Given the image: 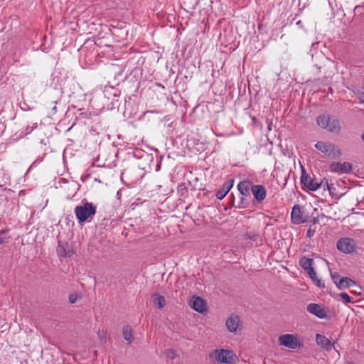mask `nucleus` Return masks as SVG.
<instances>
[{
    "instance_id": "473e14b6",
    "label": "nucleus",
    "mask_w": 364,
    "mask_h": 364,
    "mask_svg": "<svg viewBox=\"0 0 364 364\" xmlns=\"http://www.w3.org/2000/svg\"><path fill=\"white\" fill-rule=\"evenodd\" d=\"M361 139L364 141V132L361 134Z\"/></svg>"
},
{
    "instance_id": "c85d7f7f",
    "label": "nucleus",
    "mask_w": 364,
    "mask_h": 364,
    "mask_svg": "<svg viewBox=\"0 0 364 364\" xmlns=\"http://www.w3.org/2000/svg\"><path fill=\"white\" fill-rule=\"evenodd\" d=\"M315 234V230L309 229L306 232V237L309 238L312 237Z\"/></svg>"
},
{
    "instance_id": "6e6552de",
    "label": "nucleus",
    "mask_w": 364,
    "mask_h": 364,
    "mask_svg": "<svg viewBox=\"0 0 364 364\" xmlns=\"http://www.w3.org/2000/svg\"><path fill=\"white\" fill-rule=\"evenodd\" d=\"M301 183L306 187L309 190L315 191L321 187L322 182L318 183L314 181L310 176L306 173L304 167L301 166Z\"/></svg>"
},
{
    "instance_id": "7c9ffc66",
    "label": "nucleus",
    "mask_w": 364,
    "mask_h": 364,
    "mask_svg": "<svg viewBox=\"0 0 364 364\" xmlns=\"http://www.w3.org/2000/svg\"><path fill=\"white\" fill-rule=\"evenodd\" d=\"M318 223V218L317 217L316 218H314L312 220H311V223L312 225H316Z\"/></svg>"
},
{
    "instance_id": "20e7f679",
    "label": "nucleus",
    "mask_w": 364,
    "mask_h": 364,
    "mask_svg": "<svg viewBox=\"0 0 364 364\" xmlns=\"http://www.w3.org/2000/svg\"><path fill=\"white\" fill-rule=\"evenodd\" d=\"M315 147L319 151L332 159H337L341 155V150L330 142L319 141L315 144Z\"/></svg>"
},
{
    "instance_id": "6ab92c4d",
    "label": "nucleus",
    "mask_w": 364,
    "mask_h": 364,
    "mask_svg": "<svg viewBox=\"0 0 364 364\" xmlns=\"http://www.w3.org/2000/svg\"><path fill=\"white\" fill-rule=\"evenodd\" d=\"M153 303L159 309H162L166 305L164 297L157 293L153 295Z\"/></svg>"
},
{
    "instance_id": "423d86ee",
    "label": "nucleus",
    "mask_w": 364,
    "mask_h": 364,
    "mask_svg": "<svg viewBox=\"0 0 364 364\" xmlns=\"http://www.w3.org/2000/svg\"><path fill=\"white\" fill-rule=\"evenodd\" d=\"M279 343L290 349L300 348L302 343L299 342L293 334H283L278 338Z\"/></svg>"
},
{
    "instance_id": "aec40b11",
    "label": "nucleus",
    "mask_w": 364,
    "mask_h": 364,
    "mask_svg": "<svg viewBox=\"0 0 364 364\" xmlns=\"http://www.w3.org/2000/svg\"><path fill=\"white\" fill-rule=\"evenodd\" d=\"M123 338L130 343L133 341L132 329L129 326H125L123 328Z\"/></svg>"
},
{
    "instance_id": "1a4fd4ad",
    "label": "nucleus",
    "mask_w": 364,
    "mask_h": 364,
    "mask_svg": "<svg viewBox=\"0 0 364 364\" xmlns=\"http://www.w3.org/2000/svg\"><path fill=\"white\" fill-rule=\"evenodd\" d=\"M355 241L349 237L341 238L337 242L338 250L346 254L353 252L355 250Z\"/></svg>"
},
{
    "instance_id": "0eeeda50",
    "label": "nucleus",
    "mask_w": 364,
    "mask_h": 364,
    "mask_svg": "<svg viewBox=\"0 0 364 364\" xmlns=\"http://www.w3.org/2000/svg\"><path fill=\"white\" fill-rule=\"evenodd\" d=\"M291 218L293 224L299 225L306 223L309 216L308 213L301 209L299 205H294L292 208Z\"/></svg>"
},
{
    "instance_id": "f8f14e48",
    "label": "nucleus",
    "mask_w": 364,
    "mask_h": 364,
    "mask_svg": "<svg viewBox=\"0 0 364 364\" xmlns=\"http://www.w3.org/2000/svg\"><path fill=\"white\" fill-rule=\"evenodd\" d=\"M251 191L257 203H262L267 197V191L262 185H253L251 186Z\"/></svg>"
},
{
    "instance_id": "a211bd4d",
    "label": "nucleus",
    "mask_w": 364,
    "mask_h": 364,
    "mask_svg": "<svg viewBox=\"0 0 364 364\" xmlns=\"http://www.w3.org/2000/svg\"><path fill=\"white\" fill-rule=\"evenodd\" d=\"M299 264L306 272L313 269L314 260L304 256L299 259Z\"/></svg>"
},
{
    "instance_id": "f257e3e1",
    "label": "nucleus",
    "mask_w": 364,
    "mask_h": 364,
    "mask_svg": "<svg viewBox=\"0 0 364 364\" xmlns=\"http://www.w3.org/2000/svg\"><path fill=\"white\" fill-rule=\"evenodd\" d=\"M316 122L321 128L326 129L331 133L338 134L341 129L340 120L334 115L320 114L317 117Z\"/></svg>"
},
{
    "instance_id": "39448f33",
    "label": "nucleus",
    "mask_w": 364,
    "mask_h": 364,
    "mask_svg": "<svg viewBox=\"0 0 364 364\" xmlns=\"http://www.w3.org/2000/svg\"><path fill=\"white\" fill-rule=\"evenodd\" d=\"M225 327L228 332L236 335L242 329V322L240 317L236 314H231L226 319Z\"/></svg>"
},
{
    "instance_id": "2f4dec72",
    "label": "nucleus",
    "mask_w": 364,
    "mask_h": 364,
    "mask_svg": "<svg viewBox=\"0 0 364 364\" xmlns=\"http://www.w3.org/2000/svg\"><path fill=\"white\" fill-rule=\"evenodd\" d=\"M296 24H297L298 26H299L300 27H302V26H303V23H302L301 21H298L296 22Z\"/></svg>"
},
{
    "instance_id": "9b49d317",
    "label": "nucleus",
    "mask_w": 364,
    "mask_h": 364,
    "mask_svg": "<svg viewBox=\"0 0 364 364\" xmlns=\"http://www.w3.org/2000/svg\"><path fill=\"white\" fill-rule=\"evenodd\" d=\"M352 169V165L349 162H334L330 166V171L339 174L349 173Z\"/></svg>"
},
{
    "instance_id": "7ed1b4c3",
    "label": "nucleus",
    "mask_w": 364,
    "mask_h": 364,
    "mask_svg": "<svg viewBox=\"0 0 364 364\" xmlns=\"http://www.w3.org/2000/svg\"><path fill=\"white\" fill-rule=\"evenodd\" d=\"M210 356L216 361L225 364H235L238 360L235 353L228 349L215 350Z\"/></svg>"
},
{
    "instance_id": "4468645a",
    "label": "nucleus",
    "mask_w": 364,
    "mask_h": 364,
    "mask_svg": "<svg viewBox=\"0 0 364 364\" xmlns=\"http://www.w3.org/2000/svg\"><path fill=\"white\" fill-rule=\"evenodd\" d=\"M190 306L192 309L199 313H203L205 311V301L199 296H193L190 302Z\"/></svg>"
},
{
    "instance_id": "f3484780",
    "label": "nucleus",
    "mask_w": 364,
    "mask_h": 364,
    "mask_svg": "<svg viewBox=\"0 0 364 364\" xmlns=\"http://www.w3.org/2000/svg\"><path fill=\"white\" fill-rule=\"evenodd\" d=\"M355 284V282L351 279L349 277H342L341 279H339L337 287L339 289H343L348 287H350Z\"/></svg>"
},
{
    "instance_id": "cd10ccee",
    "label": "nucleus",
    "mask_w": 364,
    "mask_h": 364,
    "mask_svg": "<svg viewBox=\"0 0 364 364\" xmlns=\"http://www.w3.org/2000/svg\"><path fill=\"white\" fill-rule=\"evenodd\" d=\"M78 294L77 293H73L69 296V301L71 304H74L78 299Z\"/></svg>"
},
{
    "instance_id": "4be33fe9",
    "label": "nucleus",
    "mask_w": 364,
    "mask_h": 364,
    "mask_svg": "<svg viewBox=\"0 0 364 364\" xmlns=\"http://www.w3.org/2000/svg\"><path fill=\"white\" fill-rule=\"evenodd\" d=\"M164 355L170 360H173L177 356L176 351L172 348L166 349L164 350Z\"/></svg>"
},
{
    "instance_id": "72a5a7b5",
    "label": "nucleus",
    "mask_w": 364,
    "mask_h": 364,
    "mask_svg": "<svg viewBox=\"0 0 364 364\" xmlns=\"http://www.w3.org/2000/svg\"><path fill=\"white\" fill-rule=\"evenodd\" d=\"M36 163H37V161H34V162L32 164V165L31 166V167H33V166H35Z\"/></svg>"
},
{
    "instance_id": "f03ea898",
    "label": "nucleus",
    "mask_w": 364,
    "mask_h": 364,
    "mask_svg": "<svg viewBox=\"0 0 364 364\" xmlns=\"http://www.w3.org/2000/svg\"><path fill=\"white\" fill-rule=\"evenodd\" d=\"M75 213L79 223L82 224L85 221H91L96 213V207L92 203L85 202L75 207Z\"/></svg>"
},
{
    "instance_id": "c756f323",
    "label": "nucleus",
    "mask_w": 364,
    "mask_h": 364,
    "mask_svg": "<svg viewBox=\"0 0 364 364\" xmlns=\"http://www.w3.org/2000/svg\"><path fill=\"white\" fill-rule=\"evenodd\" d=\"M314 282L316 284L317 287L321 288L324 287V284L321 282V279L316 278V281H314Z\"/></svg>"
},
{
    "instance_id": "b1692460",
    "label": "nucleus",
    "mask_w": 364,
    "mask_h": 364,
    "mask_svg": "<svg viewBox=\"0 0 364 364\" xmlns=\"http://www.w3.org/2000/svg\"><path fill=\"white\" fill-rule=\"evenodd\" d=\"M339 296L343 299V301L346 304H348V303H351L352 302L351 298L346 292L341 293L339 294Z\"/></svg>"
},
{
    "instance_id": "a878e982",
    "label": "nucleus",
    "mask_w": 364,
    "mask_h": 364,
    "mask_svg": "<svg viewBox=\"0 0 364 364\" xmlns=\"http://www.w3.org/2000/svg\"><path fill=\"white\" fill-rule=\"evenodd\" d=\"M306 272L313 282L316 281L317 276H316V272L314 268L310 270L306 271Z\"/></svg>"
},
{
    "instance_id": "2eb2a0df",
    "label": "nucleus",
    "mask_w": 364,
    "mask_h": 364,
    "mask_svg": "<svg viewBox=\"0 0 364 364\" xmlns=\"http://www.w3.org/2000/svg\"><path fill=\"white\" fill-rule=\"evenodd\" d=\"M233 184V180H232L230 183H224L223 187L216 192V197L218 200L223 199L227 193L230 191Z\"/></svg>"
},
{
    "instance_id": "9d476101",
    "label": "nucleus",
    "mask_w": 364,
    "mask_h": 364,
    "mask_svg": "<svg viewBox=\"0 0 364 364\" xmlns=\"http://www.w3.org/2000/svg\"><path fill=\"white\" fill-rule=\"evenodd\" d=\"M306 310L309 313L319 318H325L327 317V312L322 305L311 303L307 306Z\"/></svg>"
},
{
    "instance_id": "ddd939ff",
    "label": "nucleus",
    "mask_w": 364,
    "mask_h": 364,
    "mask_svg": "<svg viewBox=\"0 0 364 364\" xmlns=\"http://www.w3.org/2000/svg\"><path fill=\"white\" fill-rule=\"evenodd\" d=\"M316 343L322 348L326 350V351H331L333 348L335 342H331L328 338H327L325 336L321 334L316 335Z\"/></svg>"
},
{
    "instance_id": "412c9836",
    "label": "nucleus",
    "mask_w": 364,
    "mask_h": 364,
    "mask_svg": "<svg viewBox=\"0 0 364 364\" xmlns=\"http://www.w3.org/2000/svg\"><path fill=\"white\" fill-rule=\"evenodd\" d=\"M57 253L58 256L62 257H65L68 256V252L65 244L59 243L58 247L57 248Z\"/></svg>"
},
{
    "instance_id": "bb28decb",
    "label": "nucleus",
    "mask_w": 364,
    "mask_h": 364,
    "mask_svg": "<svg viewBox=\"0 0 364 364\" xmlns=\"http://www.w3.org/2000/svg\"><path fill=\"white\" fill-rule=\"evenodd\" d=\"M331 276L333 279V282L334 284L337 286V284L341 278L340 277V275L337 272H331Z\"/></svg>"
},
{
    "instance_id": "393cba45",
    "label": "nucleus",
    "mask_w": 364,
    "mask_h": 364,
    "mask_svg": "<svg viewBox=\"0 0 364 364\" xmlns=\"http://www.w3.org/2000/svg\"><path fill=\"white\" fill-rule=\"evenodd\" d=\"M37 127V123H34L31 127L28 126L25 130L22 131L21 134L27 135L32 132V131Z\"/></svg>"
},
{
    "instance_id": "5701e85b",
    "label": "nucleus",
    "mask_w": 364,
    "mask_h": 364,
    "mask_svg": "<svg viewBox=\"0 0 364 364\" xmlns=\"http://www.w3.org/2000/svg\"><path fill=\"white\" fill-rule=\"evenodd\" d=\"M9 236L8 235V230H3L0 231V245L6 242L7 240L9 239Z\"/></svg>"
},
{
    "instance_id": "dca6fc26",
    "label": "nucleus",
    "mask_w": 364,
    "mask_h": 364,
    "mask_svg": "<svg viewBox=\"0 0 364 364\" xmlns=\"http://www.w3.org/2000/svg\"><path fill=\"white\" fill-rule=\"evenodd\" d=\"M252 186L250 181H243L238 183L237 189L242 196H247L249 194V191Z\"/></svg>"
}]
</instances>
